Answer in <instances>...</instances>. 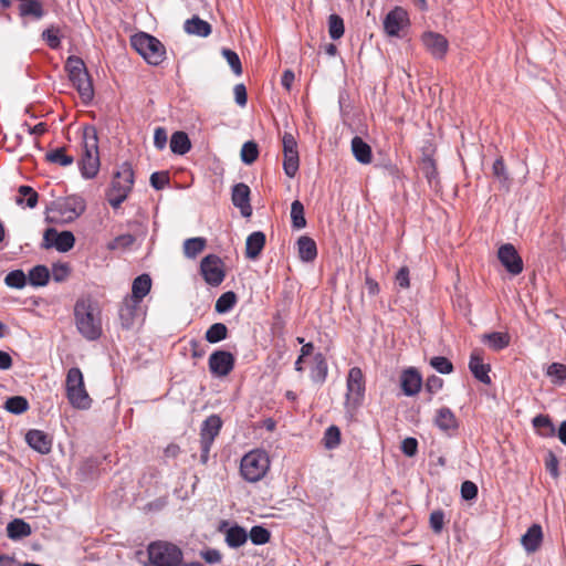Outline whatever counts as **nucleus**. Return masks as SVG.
<instances>
[{"mask_svg":"<svg viewBox=\"0 0 566 566\" xmlns=\"http://www.w3.org/2000/svg\"><path fill=\"white\" fill-rule=\"evenodd\" d=\"M74 319L78 333L87 340L102 336V312L91 297H81L74 305Z\"/></svg>","mask_w":566,"mask_h":566,"instance_id":"nucleus-1","label":"nucleus"},{"mask_svg":"<svg viewBox=\"0 0 566 566\" xmlns=\"http://www.w3.org/2000/svg\"><path fill=\"white\" fill-rule=\"evenodd\" d=\"M144 566H203L198 562L184 563L179 546L166 541L151 542L147 546V560Z\"/></svg>","mask_w":566,"mask_h":566,"instance_id":"nucleus-2","label":"nucleus"},{"mask_svg":"<svg viewBox=\"0 0 566 566\" xmlns=\"http://www.w3.org/2000/svg\"><path fill=\"white\" fill-rule=\"evenodd\" d=\"M98 137L94 126H85L82 138L80 169L85 178H94L99 170Z\"/></svg>","mask_w":566,"mask_h":566,"instance_id":"nucleus-3","label":"nucleus"},{"mask_svg":"<svg viewBox=\"0 0 566 566\" xmlns=\"http://www.w3.org/2000/svg\"><path fill=\"white\" fill-rule=\"evenodd\" d=\"M134 185V171L129 163H123L114 174L111 188L107 191L108 203L118 209L127 199Z\"/></svg>","mask_w":566,"mask_h":566,"instance_id":"nucleus-4","label":"nucleus"},{"mask_svg":"<svg viewBox=\"0 0 566 566\" xmlns=\"http://www.w3.org/2000/svg\"><path fill=\"white\" fill-rule=\"evenodd\" d=\"M69 78L80 94L84 103H88L94 97V88L87 69L81 57L69 56L65 63Z\"/></svg>","mask_w":566,"mask_h":566,"instance_id":"nucleus-5","label":"nucleus"},{"mask_svg":"<svg viewBox=\"0 0 566 566\" xmlns=\"http://www.w3.org/2000/svg\"><path fill=\"white\" fill-rule=\"evenodd\" d=\"M65 391L66 398L73 408L81 410L91 408L93 400L85 388L84 376L78 367H72L67 370Z\"/></svg>","mask_w":566,"mask_h":566,"instance_id":"nucleus-6","label":"nucleus"},{"mask_svg":"<svg viewBox=\"0 0 566 566\" xmlns=\"http://www.w3.org/2000/svg\"><path fill=\"white\" fill-rule=\"evenodd\" d=\"M270 469L269 454L261 449H254L244 454L240 462V474L250 483L261 481Z\"/></svg>","mask_w":566,"mask_h":566,"instance_id":"nucleus-7","label":"nucleus"},{"mask_svg":"<svg viewBox=\"0 0 566 566\" xmlns=\"http://www.w3.org/2000/svg\"><path fill=\"white\" fill-rule=\"evenodd\" d=\"M132 46L151 65H159L165 60V46L150 34H135L132 38Z\"/></svg>","mask_w":566,"mask_h":566,"instance_id":"nucleus-8","label":"nucleus"},{"mask_svg":"<svg viewBox=\"0 0 566 566\" xmlns=\"http://www.w3.org/2000/svg\"><path fill=\"white\" fill-rule=\"evenodd\" d=\"M346 401L347 409H357L365 397L366 380L363 370L359 367H352L346 380Z\"/></svg>","mask_w":566,"mask_h":566,"instance_id":"nucleus-9","label":"nucleus"},{"mask_svg":"<svg viewBox=\"0 0 566 566\" xmlns=\"http://www.w3.org/2000/svg\"><path fill=\"white\" fill-rule=\"evenodd\" d=\"M222 427V420L218 415L209 416L201 424L200 429V462L206 465L209 461V454L214 439L219 436Z\"/></svg>","mask_w":566,"mask_h":566,"instance_id":"nucleus-10","label":"nucleus"},{"mask_svg":"<svg viewBox=\"0 0 566 566\" xmlns=\"http://www.w3.org/2000/svg\"><path fill=\"white\" fill-rule=\"evenodd\" d=\"M382 28L385 34L389 38H403L410 28L407 10L399 6L391 9L382 21Z\"/></svg>","mask_w":566,"mask_h":566,"instance_id":"nucleus-11","label":"nucleus"},{"mask_svg":"<svg viewBox=\"0 0 566 566\" xmlns=\"http://www.w3.org/2000/svg\"><path fill=\"white\" fill-rule=\"evenodd\" d=\"M283 147V170L285 175L293 178L300 168L297 142L291 133H284L282 137Z\"/></svg>","mask_w":566,"mask_h":566,"instance_id":"nucleus-12","label":"nucleus"},{"mask_svg":"<svg viewBox=\"0 0 566 566\" xmlns=\"http://www.w3.org/2000/svg\"><path fill=\"white\" fill-rule=\"evenodd\" d=\"M75 244V237L71 231L57 232L54 228H48L43 233L41 247L45 250L55 248L59 252H69Z\"/></svg>","mask_w":566,"mask_h":566,"instance_id":"nucleus-13","label":"nucleus"},{"mask_svg":"<svg viewBox=\"0 0 566 566\" xmlns=\"http://www.w3.org/2000/svg\"><path fill=\"white\" fill-rule=\"evenodd\" d=\"M200 272L205 281L212 286L220 285L226 276L222 261L214 254H209L201 260Z\"/></svg>","mask_w":566,"mask_h":566,"instance_id":"nucleus-14","label":"nucleus"},{"mask_svg":"<svg viewBox=\"0 0 566 566\" xmlns=\"http://www.w3.org/2000/svg\"><path fill=\"white\" fill-rule=\"evenodd\" d=\"M420 41L426 51L437 60H442L448 53L449 41L441 33L433 31H426L421 34Z\"/></svg>","mask_w":566,"mask_h":566,"instance_id":"nucleus-15","label":"nucleus"},{"mask_svg":"<svg viewBox=\"0 0 566 566\" xmlns=\"http://www.w3.org/2000/svg\"><path fill=\"white\" fill-rule=\"evenodd\" d=\"M235 358L227 350H214L208 360L209 370L216 377H226L234 368Z\"/></svg>","mask_w":566,"mask_h":566,"instance_id":"nucleus-16","label":"nucleus"},{"mask_svg":"<svg viewBox=\"0 0 566 566\" xmlns=\"http://www.w3.org/2000/svg\"><path fill=\"white\" fill-rule=\"evenodd\" d=\"M85 210L84 202L77 198H66L63 201L55 203L53 212L57 214L56 218L63 222H71L77 219Z\"/></svg>","mask_w":566,"mask_h":566,"instance_id":"nucleus-17","label":"nucleus"},{"mask_svg":"<svg viewBox=\"0 0 566 566\" xmlns=\"http://www.w3.org/2000/svg\"><path fill=\"white\" fill-rule=\"evenodd\" d=\"M497 258L502 265L512 275H518L523 271V260L517 250L511 243H505L500 247Z\"/></svg>","mask_w":566,"mask_h":566,"instance_id":"nucleus-18","label":"nucleus"},{"mask_svg":"<svg viewBox=\"0 0 566 566\" xmlns=\"http://www.w3.org/2000/svg\"><path fill=\"white\" fill-rule=\"evenodd\" d=\"M469 369L479 381L485 385L491 384V378L489 376L491 366L484 363L482 349L474 348L472 350L469 360Z\"/></svg>","mask_w":566,"mask_h":566,"instance_id":"nucleus-19","label":"nucleus"},{"mask_svg":"<svg viewBox=\"0 0 566 566\" xmlns=\"http://www.w3.org/2000/svg\"><path fill=\"white\" fill-rule=\"evenodd\" d=\"M421 387L422 377L416 368L409 367L401 371L400 388L405 396H416L420 391Z\"/></svg>","mask_w":566,"mask_h":566,"instance_id":"nucleus-20","label":"nucleus"},{"mask_svg":"<svg viewBox=\"0 0 566 566\" xmlns=\"http://www.w3.org/2000/svg\"><path fill=\"white\" fill-rule=\"evenodd\" d=\"M433 422L449 437L454 436L459 429V421L453 411L448 407H441L436 411Z\"/></svg>","mask_w":566,"mask_h":566,"instance_id":"nucleus-21","label":"nucleus"},{"mask_svg":"<svg viewBox=\"0 0 566 566\" xmlns=\"http://www.w3.org/2000/svg\"><path fill=\"white\" fill-rule=\"evenodd\" d=\"M232 202L238 207L243 217L252 214L250 205V188L245 184H237L232 189Z\"/></svg>","mask_w":566,"mask_h":566,"instance_id":"nucleus-22","label":"nucleus"},{"mask_svg":"<svg viewBox=\"0 0 566 566\" xmlns=\"http://www.w3.org/2000/svg\"><path fill=\"white\" fill-rule=\"evenodd\" d=\"M25 440L33 450L41 454H48L51 451L52 441L49 436L41 430H30L25 436Z\"/></svg>","mask_w":566,"mask_h":566,"instance_id":"nucleus-23","label":"nucleus"},{"mask_svg":"<svg viewBox=\"0 0 566 566\" xmlns=\"http://www.w3.org/2000/svg\"><path fill=\"white\" fill-rule=\"evenodd\" d=\"M265 245V234L262 231L252 232L245 242V256L256 259Z\"/></svg>","mask_w":566,"mask_h":566,"instance_id":"nucleus-24","label":"nucleus"},{"mask_svg":"<svg viewBox=\"0 0 566 566\" xmlns=\"http://www.w3.org/2000/svg\"><path fill=\"white\" fill-rule=\"evenodd\" d=\"M151 279L148 274H142L133 281L132 295L128 297L133 302H142L143 298L150 292Z\"/></svg>","mask_w":566,"mask_h":566,"instance_id":"nucleus-25","label":"nucleus"},{"mask_svg":"<svg viewBox=\"0 0 566 566\" xmlns=\"http://www.w3.org/2000/svg\"><path fill=\"white\" fill-rule=\"evenodd\" d=\"M352 151L355 159L363 165H368L373 160L371 147L359 136L352 139Z\"/></svg>","mask_w":566,"mask_h":566,"instance_id":"nucleus-26","label":"nucleus"},{"mask_svg":"<svg viewBox=\"0 0 566 566\" xmlns=\"http://www.w3.org/2000/svg\"><path fill=\"white\" fill-rule=\"evenodd\" d=\"M543 539L542 527L538 524H533L527 532L522 536V544L528 553L538 549Z\"/></svg>","mask_w":566,"mask_h":566,"instance_id":"nucleus-27","label":"nucleus"},{"mask_svg":"<svg viewBox=\"0 0 566 566\" xmlns=\"http://www.w3.org/2000/svg\"><path fill=\"white\" fill-rule=\"evenodd\" d=\"M298 256L304 262H312L317 256V247L315 241L307 237L302 235L297 240Z\"/></svg>","mask_w":566,"mask_h":566,"instance_id":"nucleus-28","label":"nucleus"},{"mask_svg":"<svg viewBox=\"0 0 566 566\" xmlns=\"http://www.w3.org/2000/svg\"><path fill=\"white\" fill-rule=\"evenodd\" d=\"M224 541L231 548H239L244 545L248 541L247 531L239 525H233L224 532Z\"/></svg>","mask_w":566,"mask_h":566,"instance_id":"nucleus-29","label":"nucleus"},{"mask_svg":"<svg viewBox=\"0 0 566 566\" xmlns=\"http://www.w3.org/2000/svg\"><path fill=\"white\" fill-rule=\"evenodd\" d=\"M482 342L488 344L494 352L502 350L510 345L511 336L509 333L493 332L482 335Z\"/></svg>","mask_w":566,"mask_h":566,"instance_id":"nucleus-30","label":"nucleus"},{"mask_svg":"<svg viewBox=\"0 0 566 566\" xmlns=\"http://www.w3.org/2000/svg\"><path fill=\"white\" fill-rule=\"evenodd\" d=\"M184 28L187 33L202 38H206L211 33V25L197 15L187 20Z\"/></svg>","mask_w":566,"mask_h":566,"instance_id":"nucleus-31","label":"nucleus"},{"mask_svg":"<svg viewBox=\"0 0 566 566\" xmlns=\"http://www.w3.org/2000/svg\"><path fill=\"white\" fill-rule=\"evenodd\" d=\"M139 302H133L130 298H125L123 306L119 310V317L122 325L129 328L135 321L136 313L139 308Z\"/></svg>","mask_w":566,"mask_h":566,"instance_id":"nucleus-32","label":"nucleus"},{"mask_svg":"<svg viewBox=\"0 0 566 566\" xmlns=\"http://www.w3.org/2000/svg\"><path fill=\"white\" fill-rule=\"evenodd\" d=\"M328 374V366L322 353L314 356V367L311 370V378L316 384L325 382Z\"/></svg>","mask_w":566,"mask_h":566,"instance_id":"nucleus-33","label":"nucleus"},{"mask_svg":"<svg viewBox=\"0 0 566 566\" xmlns=\"http://www.w3.org/2000/svg\"><path fill=\"white\" fill-rule=\"evenodd\" d=\"M191 148L188 135L184 132H176L170 138V149L174 154L185 155Z\"/></svg>","mask_w":566,"mask_h":566,"instance_id":"nucleus-34","label":"nucleus"},{"mask_svg":"<svg viewBox=\"0 0 566 566\" xmlns=\"http://www.w3.org/2000/svg\"><path fill=\"white\" fill-rule=\"evenodd\" d=\"M39 195L30 186H20L18 189L17 205H24L28 208H34L38 205Z\"/></svg>","mask_w":566,"mask_h":566,"instance_id":"nucleus-35","label":"nucleus"},{"mask_svg":"<svg viewBox=\"0 0 566 566\" xmlns=\"http://www.w3.org/2000/svg\"><path fill=\"white\" fill-rule=\"evenodd\" d=\"M31 532V526L21 518H14L7 526V534L12 539L27 537Z\"/></svg>","mask_w":566,"mask_h":566,"instance_id":"nucleus-36","label":"nucleus"},{"mask_svg":"<svg viewBox=\"0 0 566 566\" xmlns=\"http://www.w3.org/2000/svg\"><path fill=\"white\" fill-rule=\"evenodd\" d=\"M532 424L536 432L542 437H553L555 427L547 415H538L533 418Z\"/></svg>","mask_w":566,"mask_h":566,"instance_id":"nucleus-37","label":"nucleus"},{"mask_svg":"<svg viewBox=\"0 0 566 566\" xmlns=\"http://www.w3.org/2000/svg\"><path fill=\"white\" fill-rule=\"evenodd\" d=\"M19 11L21 17L31 15L41 19L44 14L42 3L39 0H20Z\"/></svg>","mask_w":566,"mask_h":566,"instance_id":"nucleus-38","label":"nucleus"},{"mask_svg":"<svg viewBox=\"0 0 566 566\" xmlns=\"http://www.w3.org/2000/svg\"><path fill=\"white\" fill-rule=\"evenodd\" d=\"M207 245V240L201 237L190 238L184 242V254L189 259H195Z\"/></svg>","mask_w":566,"mask_h":566,"instance_id":"nucleus-39","label":"nucleus"},{"mask_svg":"<svg viewBox=\"0 0 566 566\" xmlns=\"http://www.w3.org/2000/svg\"><path fill=\"white\" fill-rule=\"evenodd\" d=\"M28 279L33 286H44L50 280V271L45 265H36L30 270Z\"/></svg>","mask_w":566,"mask_h":566,"instance_id":"nucleus-40","label":"nucleus"},{"mask_svg":"<svg viewBox=\"0 0 566 566\" xmlns=\"http://www.w3.org/2000/svg\"><path fill=\"white\" fill-rule=\"evenodd\" d=\"M228 327L223 323L212 324L205 334V338L210 344L219 343L228 337Z\"/></svg>","mask_w":566,"mask_h":566,"instance_id":"nucleus-41","label":"nucleus"},{"mask_svg":"<svg viewBox=\"0 0 566 566\" xmlns=\"http://www.w3.org/2000/svg\"><path fill=\"white\" fill-rule=\"evenodd\" d=\"M45 158H46L48 161H50L52 164H56V165L63 166V167L70 166L74 161L73 156L67 155L65 153V148L64 147L56 148V149H53V150L49 151L45 155Z\"/></svg>","mask_w":566,"mask_h":566,"instance_id":"nucleus-42","label":"nucleus"},{"mask_svg":"<svg viewBox=\"0 0 566 566\" xmlns=\"http://www.w3.org/2000/svg\"><path fill=\"white\" fill-rule=\"evenodd\" d=\"M237 294L232 291L226 292L219 296L214 310L218 313H227L237 304Z\"/></svg>","mask_w":566,"mask_h":566,"instance_id":"nucleus-43","label":"nucleus"},{"mask_svg":"<svg viewBox=\"0 0 566 566\" xmlns=\"http://www.w3.org/2000/svg\"><path fill=\"white\" fill-rule=\"evenodd\" d=\"M291 219H292V226L295 229H303L306 226V219L304 216V206L298 200L293 201L291 205Z\"/></svg>","mask_w":566,"mask_h":566,"instance_id":"nucleus-44","label":"nucleus"},{"mask_svg":"<svg viewBox=\"0 0 566 566\" xmlns=\"http://www.w3.org/2000/svg\"><path fill=\"white\" fill-rule=\"evenodd\" d=\"M4 408L11 413L20 415L29 409V402L22 396H13L7 399Z\"/></svg>","mask_w":566,"mask_h":566,"instance_id":"nucleus-45","label":"nucleus"},{"mask_svg":"<svg viewBox=\"0 0 566 566\" xmlns=\"http://www.w3.org/2000/svg\"><path fill=\"white\" fill-rule=\"evenodd\" d=\"M344 20L338 14H331L328 18V33L333 40H338L344 35Z\"/></svg>","mask_w":566,"mask_h":566,"instance_id":"nucleus-46","label":"nucleus"},{"mask_svg":"<svg viewBox=\"0 0 566 566\" xmlns=\"http://www.w3.org/2000/svg\"><path fill=\"white\" fill-rule=\"evenodd\" d=\"M259 157L258 144L253 140L245 142L241 148V160L247 164H253Z\"/></svg>","mask_w":566,"mask_h":566,"instance_id":"nucleus-47","label":"nucleus"},{"mask_svg":"<svg viewBox=\"0 0 566 566\" xmlns=\"http://www.w3.org/2000/svg\"><path fill=\"white\" fill-rule=\"evenodd\" d=\"M248 537L254 545H264L270 542L271 533L265 527L255 525L251 528Z\"/></svg>","mask_w":566,"mask_h":566,"instance_id":"nucleus-48","label":"nucleus"},{"mask_svg":"<svg viewBox=\"0 0 566 566\" xmlns=\"http://www.w3.org/2000/svg\"><path fill=\"white\" fill-rule=\"evenodd\" d=\"M4 283L9 287L22 289L27 284V275L22 270H13L6 275Z\"/></svg>","mask_w":566,"mask_h":566,"instance_id":"nucleus-49","label":"nucleus"},{"mask_svg":"<svg viewBox=\"0 0 566 566\" xmlns=\"http://www.w3.org/2000/svg\"><path fill=\"white\" fill-rule=\"evenodd\" d=\"M221 54L226 59L228 64L230 65L232 72L238 76L241 75L242 74V64H241V60H240L239 55L237 54V52L232 51L231 49L223 48L221 50Z\"/></svg>","mask_w":566,"mask_h":566,"instance_id":"nucleus-50","label":"nucleus"},{"mask_svg":"<svg viewBox=\"0 0 566 566\" xmlns=\"http://www.w3.org/2000/svg\"><path fill=\"white\" fill-rule=\"evenodd\" d=\"M546 375L552 378V382L560 384L566 380V365L553 363L548 366Z\"/></svg>","mask_w":566,"mask_h":566,"instance_id":"nucleus-51","label":"nucleus"},{"mask_svg":"<svg viewBox=\"0 0 566 566\" xmlns=\"http://www.w3.org/2000/svg\"><path fill=\"white\" fill-rule=\"evenodd\" d=\"M340 443V430L337 426H331L325 430L324 444L327 449H334Z\"/></svg>","mask_w":566,"mask_h":566,"instance_id":"nucleus-52","label":"nucleus"},{"mask_svg":"<svg viewBox=\"0 0 566 566\" xmlns=\"http://www.w3.org/2000/svg\"><path fill=\"white\" fill-rule=\"evenodd\" d=\"M430 366L440 374H451L453 371V364L443 356H434L430 359Z\"/></svg>","mask_w":566,"mask_h":566,"instance_id":"nucleus-53","label":"nucleus"},{"mask_svg":"<svg viewBox=\"0 0 566 566\" xmlns=\"http://www.w3.org/2000/svg\"><path fill=\"white\" fill-rule=\"evenodd\" d=\"M135 242V237L130 233H125L116 237L112 242L108 243L109 250L127 249Z\"/></svg>","mask_w":566,"mask_h":566,"instance_id":"nucleus-54","label":"nucleus"},{"mask_svg":"<svg viewBox=\"0 0 566 566\" xmlns=\"http://www.w3.org/2000/svg\"><path fill=\"white\" fill-rule=\"evenodd\" d=\"M429 524L434 534H440L444 526V512L442 510L431 512Z\"/></svg>","mask_w":566,"mask_h":566,"instance_id":"nucleus-55","label":"nucleus"},{"mask_svg":"<svg viewBox=\"0 0 566 566\" xmlns=\"http://www.w3.org/2000/svg\"><path fill=\"white\" fill-rule=\"evenodd\" d=\"M71 273V268L67 263H56L52 266V277L55 282L65 281Z\"/></svg>","mask_w":566,"mask_h":566,"instance_id":"nucleus-56","label":"nucleus"},{"mask_svg":"<svg viewBox=\"0 0 566 566\" xmlns=\"http://www.w3.org/2000/svg\"><path fill=\"white\" fill-rule=\"evenodd\" d=\"M169 180V174L167 171H156L150 176V185L157 190H161L168 186Z\"/></svg>","mask_w":566,"mask_h":566,"instance_id":"nucleus-57","label":"nucleus"},{"mask_svg":"<svg viewBox=\"0 0 566 566\" xmlns=\"http://www.w3.org/2000/svg\"><path fill=\"white\" fill-rule=\"evenodd\" d=\"M558 464L559 462L557 457L554 454V452L548 451L545 457V468L554 479L559 476Z\"/></svg>","mask_w":566,"mask_h":566,"instance_id":"nucleus-58","label":"nucleus"},{"mask_svg":"<svg viewBox=\"0 0 566 566\" xmlns=\"http://www.w3.org/2000/svg\"><path fill=\"white\" fill-rule=\"evenodd\" d=\"M43 39L46 41V44L51 49H57L61 45V40L59 36V30L54 28H49L42 33Z\"/></svg>","mask_w":566,"mask_h":566,"instance_id":"nucleus-59","label":"nucleus"},{"mask_svg":"<svg viewBox=\"0 0 566 566\" xmlns=\"http://www.w3.org/2000/svg\"><path fill=\"white\" fill-rule=\"evenodd\" d=\"M443 384L444 381L442 378L436 375H431L427 378L424 382V388L430 395H434L442 389Z\"/></svg>","mask_w":566,"mask_h":566,"instance_id":"nucleus-60","label":"nucleus"},{"mask_svg":"<svg viewBox=\"0 0 566 566\" xmlns=\"http://www.w3.org/2000/svg\"><path fill=\"white\" fill-rule=\"evenodd\" d=\"M461 496L469 501L478 496V486L472 481H464L461 484Z\"/></svg>","mask_w":566,"mask_h":566,"instance_id":"nucleus-61","label":"nucleus"},{"mask_svg":"<svg viewBox=\"0 0 566 566\" xmlns=\"http://www.w3.org/2000/svg\"><path fill=\"white\" fill-rule=\"evenodd\" d=\"M401 451L407 457H413L416 455L418 451V441L415 438H406L401 442Z\"/></svg>","mask_w":566,"mask_h":566,"instance_id":"nucleus-62","label":"nucleus"},{"mask_svg":"<svg viewBox=\"0 0 566 566\" xmlns=\"http://www.w3.org/2000/svg\"><path fill=\"white\" fill-rule=\"evenodd\" d=\"M200 556L208 564H218L222 560V554L214 548L202 551Z\"/></svg>","mask_w":566,"mask_h":566,"instance_id":"nucleus-63","label":"nucleus"},{"mask_svg":"<svg viewBox=\"0 0 566 566\" xmlns=\"http://www.w3.org/2000/svg\"><path fill=\"white\" fill-rule=\"evenodd\" d=\"M233 93H234L235 103L239 106L244 107L248 102V94H247L245 86L243 84H237L233 88Z\"/></svg>","mask_w":566,"mask_h":566,"instance_id":"nucleus-64","label":"nucleus"}]
</instances>
